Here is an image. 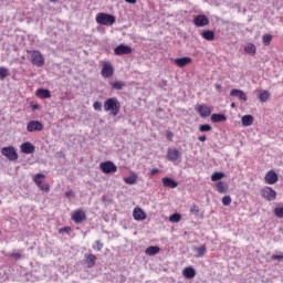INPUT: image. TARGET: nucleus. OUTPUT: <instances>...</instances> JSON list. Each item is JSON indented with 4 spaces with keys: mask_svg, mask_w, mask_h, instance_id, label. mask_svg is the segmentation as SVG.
Masks as SVG:
<instances>
[{
    "mask_svg": "<svg viewBox=\"0 0 283 283\" xmlns=\"http://www.w3.org/2000/svg\"><path fill=\"white\" fill-rule=\"evenodd\" d=\"M136 180H138V176L136 174H132L129 177L124 178V182L126 185H136Z\"/></svg>",
    "mask_w": 283,
    "mask_h": 283,
    "instance_id": "obj_29",
    "label": "nucleus"
},
{
    "mask_svg": "<svg viewBox=\"0 0 283 283\" xmlns=\"http://www.w3.org/2000/svg\"><path fill=\"white\" fill-rule=\"evenodd\" d=\"M43 130V124L39 120H31L27 125V132H42Z\"/></svg>",
    "mask_w": 283,
    "mask_h": 283,
    "instance_id": "obj_12",
    "label": "nucleus"
},
{
    "mask_svg": "<svg viewBox=\"0 0 283 283\" xmlns=\"http://www.w3.org/2000/svg\"><path fill=\"white\" fill-rule=\"evenodd\" d=\"M111 85L113 90H123V87H125V82L115 81V82H111Z\"/></svg>",
    "mask_w": 283,
    "mask_h": 283,
    "instance_id": "obj_33",
    "label": "nucleus"
},
{
    "mask_svg": "<svg viewBox=\"0 0 283 283\" xmlns=\"http://www.w3.org/2000/svg\"><path fill=\"white\" fill-rule=\"evenodd\" d=\"M102 76L103 78H111V76H114V65H112V62H103Z\"/></svg>",
    "mask_w": 283,
    "mask_h": 283,
    "instance_id": "obj_7",
    "label": "nucleus"
},
{
    "mask_svg": "<svg viewBox=\"0 0 283 283\" xmlns=\"http://www.w3.org/2000/svg\"><path fill=\"white\" fill-rule=\"evenodd\" d=\"M264 180L266 185H275V182L279 180L277 174L273 170H270L266 172Z\"/></svg>",
    "mask_w": 283,
    "mask_h": 283,
    "instance_id": "obj_15",
    "label": "nucleus"
},
{
    "mask_svg": "<svg viewBox=\"0 0 283 283\" xmlns=\"http://www.w3.org/2000/svg\"><path fill=\"white\" fill-rule=\"evenodd\" d=\"M230 96H235L237 98H239V101H243V103H247L248 101L247 93H244V91L242 90L233 88L230 92Z\"/></svg>",
    "mask_w": 283,
    "mask_h": 283,
    "instance_id": "obj_16",
    "label": "nucleus"
},
{
    "mask_svg": "<svg viewBox=\"0 0 283 283\" xmlns=\"http://www.w3.org/2000/svg\"><path fill=\"white\" fill-rule=\"evenodd\" d=\"M271 41H273V35H271V34H264L263 35V43H264V45H270Z\"/></svg>",
    "mask_w": 283,
    "mask_h": 283,
    "instance_id": "obj_37",
    "label": "nucleus"
},
{
    "mask_svg": "<svg viewBox=\"0 0 283 283\" xmlns=\"http://www.w3.org/2000/svg\"><path fill=\"white\" fill-rule=\"evenodd\" d=\"M1 153L3 156H6V158H8V160H18L19 159V155L17 154V150L12 146L3 147Z\"/></svg>",
    "mask_w": 283,
    "mask_h": 283,
    "instance_id": "obj_6",
    "label": "nucleus"
},
{
    "mask_svg": "<svg viewBox=\"0 0 283 283\" xmlns=\"http://www.w3.org/2000/svg\"><path fill=\"white\" fill-rule=\"evenodd\" d=\"M174 63L177 67H185L191 63V57H177L174 60Z\"/></svg>",
    "mask_w": 283,
    "mask_h": 283,
    "instance_id": "obj_21",
    "label": "nucleus"
},
{
    "mask_svg": "<svg viewBox=\"0 0 283 283\" xmlns=\"http://www.w3.org/2000/svg\"><path fill=\"white\" fill-rule=\"evenodd\" d=\"M180 220H182V216H180V213H174L169 217L170 222H179Z\"/></svg>",
    "mask_w": 283,
    "mask_h": 283,
    "instance_id": "obj_36",
    "label": "nucleus"
},
{
    "mask_svg": "<svg viewBox=\"0 0 283 283\" xmlns=\"http://www.w3.org/2000/svg\"><path fill=\"white\" fill-rule=\"evenodd\" d=\"M216 88L218 90V92H220V90H222V86L220 84H217Z\"/></svg>",
    "mask_w": 283,
    "mask_h": 283,
    "instance_id": "obj_52",
    "label": "nucleus"
},
{
    "mask_svg": "<svg viewBox=\"0 0 283 283\" xmlns=\"http://www.w3.org/2000/svg\"><path fill=\"white\" fill-rule=\"evenodd\" d=\"M104 111L109 114V116H116L120 114V101L118 97H108L104 102Z\"/></svg>",
    "mask_w": 283,
    "mask_h": 283,
    "instance_id": "obj_1",
    "label": "nucleus"
},
{
    "mask_svg": "<svg viewBox=\"0 0 283 283\" xmlns=\"http://www.w3.org/2000/svg\"><path fill=\"white\" fill-rule=\"evenodd\" d=\"M114 54L116 56H123L125 54H132V49L129 45L119 44L114 49Z\"/></svg>",
    "mask_w": 283,
    "mask_h": 283,
    "instance_id": "obj_11",
    "label": "nucleus"
},
{
    "mask_svg": "<svg viewBox=\"0 0 283 283\" xmlns=\"http://www.w3.org/2000/svg\"><path fill=\"white\" fill-rule=\"evenodd\" d=\"M222 178H224V174L223 172H213L211 175L212 182H218V180H222Z\"/></svg>",
    "mask_w": 283,
    "mask_h": 283,
    "instance_id": "obj_34",
    "label": "nucleus"
},
{
    "mask_svg": "<svg viewBox=\"0 0 283 283\" xmlns=\"http://www.w3.org/2000/svg\"><path fill=\"white\" fill-rule=\"evenodd\" d=\"M133 217H134V220H137V221L147 219V214H145V211H143V209H140V208L134 209Z\"/></svg>",
    "mask_w": 283,
    "mask_h": 283,
    "instance_id": "obj_19",
    "label": "nucleus"
},
{
    "mask_svg": "<svg viewBox=\"0 0 283 283\" xmlns=\"http://www.w3.org/2000/svg\"><path fill=\"white\" fill-rule=\"evenodd\" d=\"M216 188H217V191L219 193H227L228 187H227V184L224 181H218L216 184Z\"/></svg>",
    "mask_w": 283,
    "mask_h": 283,
    "instance_id": "obj_28",
    "label": "nucleus"
},
{
    "mask_svg": "<svg viewBox=\"0 0 283 283\" xmlns=\"http://www.w3.org/2000/svg\"><path fill=\"white\" fill-rule=\"evenodd\" d=\"M193 251L196 253V258H202L205 253H207V247L201 245V247L195 248Z\"/></svg>",
    "mask_w": 283,
    "mask_h": 283,
    "instance_id": "obj_30",
    "label": "nucleus"
},
{
    "mask_svg": "<svg viewBox=\"0 0 283 283\" xmlns=\"http://www.w3.org/2000/svg\"><path fill=\"white\" fill-rule=\"evenodd\" d=\"M193 23L197 28H205V25H209V18L205 14H199L193 19Z\"/></svg>",
    "mask_w": 283,
    "mask_h": 283,
    "instance_id": "obj_13",
    "label": "nucleus"
},
{
    "mask_svg": "<svg viewBox=\"0 0 283 283\" xmlns=\"http://www.w3.org/2000/svg\"><path fill=\"white\" fill-rule=\"evenodd\" d=\"M273 213L276 218H283V206L274 208Z\"/></svg>",
    "mask_w": 283,
    "mask_h": 283,
    "instance_id": "obj_35",
    "label": "nucleus"
},
{
    "mask_svg": "<svg viewBox=\"0 0 283 283\" xmlns=\"http://www.w3.org/2000/svg\"><path fill=\"white\" fill-rule=\"evenodd\" d=\"M87 218L85 214V211L77 209L72 212V220L75 222V224H81Z\"/></svg>",
    "mask_w": 283,
    "mask_h": 283,
    "instance_id": "obj_10",
    "label": "nucleus"
},
{
    "mask_svg": "<svg viewBox=\"0 0 283 283\" xmlns=\"http://www.w3.org/2000/svg\"><path fill=\"white\" fill-rule=\"evenodd\" d=\"M10 258H13L14 260H21V253L20 252H12L10 254Z\"/></svg>",
    "mask_w": 283,
    "mask_h": 283,
    "instance_id": "obj_44",
    "label": "nucleus"
},
{
    "mask_svg": "<svg viewBox=\"0 0 283 283\" xmlns=\"http://www.w3.org/2000/svg\"><path fill=\"white\" fill-rule=\"evenodd\" d=\"M93 249L95 251H103V242H101V240L95 241L93 244Z\"/></svg>",
    "mask_w": 283,
    "mask_h": 283,
    "instance_id": "obj_38",
    "label": "nucleus"
},
{
    "mask_svg": "<svg viewBox=\"0 0 283 283\" xmlns=\"http://www.w3.org/2000/svg\"><path fill=\"white\" fill-rule=\"evenodd\" d=\"M8 76H10V71L3 66L0 67V80L4 81L6 78H8Z\"/></svg>",
    "mask_w": 283,
    "mask_h": 283,
    "instance_id": "obj_32",
    "label": "nucleus"
},
{
    "mask_svg": "<svg viewBox=\"0 0 283 283\" xmlns=\"http://www.w3.org/2000/svg\"><path fill=\"white\" fill-rule=\"evenodd\" d=\"M72 231V228L70 227H64L60 230V233H70Z\"/></svg>",
    "mask_w": 283,
    "mask_h": 283,
    "instance_id": "obj_45",
    "label": "nucleus"
},
{
    "mask_svg": "<svg viewBox=\"0 0 283 283\" xmlns=\"http://www.w3.org/2000/svg\"><path fill=\"white\" fill-rule=\"evenodd\" d=\"M98 25H114L116 23V17L109 13H98L95 18Z\"/></svg>",
    "mask_w": 283,
    "mask_h": 283,
    "instance_id": "obj_2",
    "label": "nucleus"
},
{
    "mask_svg": "<svg viewBox=\"0 0 283 283\" xmlns=\"http://www.w3.org/2000/svg\"><path fill=\"white\" fill-rule=\"evenodd\" d=\"M93 108L95 109V112H101V109H103V104L101 102H95L93 104Z\"/></svg>",
    "mask_w": 283,
    "mask_h": 283,
    "instance_id": "obj_43",
    "label": "nucleus"
},
{
    "mask_svg": "<svg viewBox=\"0 0 283 283\" xmlns=\"http://www.w3.org/2000/svg\"><path fill=\"white\" fill-rule=\"evenodd\" d=\"M222 205H223L224 207H229V205H231V196H224V197L222 198Z\"/></svg>",
    "mask_w": 283,
    "mask_h": 283,
    "instance_id": "obj_41",
    "label": "nucleus"
},
{
    "mask_svg": "<svg viewBox=\"0 0 283 283\" xmlns=\"http://www.w3.org/2000/svg\"><path fill=\"white\" fill-rule=\"evenodd\" d=\"M269 98H271V93H269V91H264V90L259 91L260 103H266Z\"/></svg>",
    "mask_w": 283,
    "mask_h": 283,
    "instance_id": "obj_24",
    "label": "nucleus"
},
{
    "mask_svg": "<svg viewBox=\"0 0 283 283\" xmlns=\"http://www.w3.org/2000/svg\"><path fill=\"white\" fill-rule=\"evenodd\" d=\"M29 59L32 65H35V67H43V65H45V57H43V54H41L40 51H30Z\"/></svg>",
    "mask_w": 283,
    "mask_h": 283,
    "instance_id": "obj_3",
    "label": "nucleus"
},
{
    "mask_svg": "<svg viewBox=\"0 0 283 283\" xmlns=\"http://www.w3.org/2000/svg\"><path fill=\"white\" fill-rule=\"evenodd\" d=\"M180 156V150L176 148H169L167 153V160H170V163H176V160H178Z\"/></svg>",
    "mask_w": 283,
    "mask_h": 283,
    "instance_id": "obj_14",
    "label": "nucleus"
},
{
    "mask_svg": "<svg viewBox=\"0 0 283 283\" xmlns=\"http://www.w3.org/2000/svg\"><path fill=\"white\" fill-rule=\"evenodd\" d=\"M211 120L212 123H224V120H227V116L224 114H212Z\"/></svg>",
    "mask_w": 283,
    "mask_h": 283,
    "instance_id": "obj_26",
    "label": "nucleus"
},
{
    "mask_svg": "<svg viewBox=\"0 0 283 283\" xmlns=\"http://www.w3.org/2000/svg\"><path fill=\"white\" fill-rule=\"evenodd\" d=\"M231 107H235V103H232V104H231Z\"/></svg>",
    "mask_w": 283,
    "mask_h": 283,
    "instance_id": "obj_54",
    "label": "nucleus"
},
{
    "mask_svg": "<svg viewBox=\"0 0 283 283\" xmlns=\"http://www.w3.org/2000/svg\"><path fill=\"white\" fill-rule=\"evenodd\" d=\"M253 120H254L253 115H244L241 118V125L243 127H251V125H253Z\"/></svg>",
    "mask_w": 283,
    "mask_h": 283,
    "instance_id": "obj_23",
    "label": "nucleus"
},
{
    "mask_svg": "<svg viewBox=\"0 0 283 283\" xmlns=\"http://www.w3.org/2000/svg\"><path fill=\"white\" fill-rule=\"evenodd\" d=\"M85 259H86V264H87L88 269H92V266H94V264H96V255L85 254Z\"/></svg>",
    "mask_w": 283,
    "mask_h": 283,
    "instance_id": "obj_27",
    "label": "nucleus"
},
{
    "mask_svg": "<svg viewBox=\"0 0 283 283\" xmlns=\"http://www.w3.org/2000/svg\"><path fill=\"white\" fill-rule=\"evenodd\" d=\"M99 169L103 174H116L118 171V167L109 160L101 163Z\"/></svg>",
    "mask_w": 283,
    "mask_h": 283,
    "instance_id": "obj_4",
    "label": "nucleus"
},
{
    "mask_svg": "<svg viewBox=\"0 0 283 283\" xmlns=\"http://www.w3.org/2000/svg\"><path fill=\"white\" fill-rule=\"evenodd\" d=\"M158 171H160V170H158L157 168H153L151 169V176H156V174H158Z\"/></svg>",
    "mask_w": 283,
    "mask_h": 283,
    "instance_id": "obj_50",
    "label": "nucleus"
},
{
    "mask_svg": "<svg viewBox=\"0 0 283 283\" xmlns=\"http://www.w3.org/2000/svg\"><path fill=\"white\" fill-rule=\"evenodd\" d=\"M35 96L38 98H52V93H50V90L48 88H39L36 92H35Z\"/></svg>",
    "mask_w": 283,
    "mask_h": 283,
    "instance_id": "obj_18",
    "label": "nucleus"
},
{
    "mask_svg": "<svg viewBox=\"0 0 283 283\" xmlns=\"http://www.w3.org/2000/svg\"><path fill=\"white\" fill-rule=\"evenodd\" d=\"M262 196L268 200V202H273L277 198V192L273 188L266 186L262 189Z\"/></svg>",
    "mask_w": 283,
    "mask_h": 283,
    "instance_id": "obj_8",
    "label": "nucleus"
},
{
    "mask_svg": "<svg viewBox=\"0 0 283 283\" xmlns=\"http://www.w3.org/2000/svg\"><path fill=\"white\" fill-rule=\"evenodd\" d=\"M272 260H283V254H273Z\"/></svg>",
    "mask_w": 283,
    "mask_h": 283,
    "instance_id": "obj_46",
    "label": "nucleus"
},
{
    "mask_svg": "<svg viewBox=\"0 0 283 283\" xmlns=\"http://www.w3.org/2000/svg\"><path fill=\"white\" fill-rule=\"evenodd\" d=\"M158 253H160V248L158 247H149L146 249V255H158Z\"/></svg>",
    "mask_w": 283,
    "mask_h": 283,
    "instance_id": "obj_31",
    "label": "nucleus"
},
{
    "mask_svg": "<svg viewBox=\"0 0 283 283\" xmlns=\"http://www.w3.org/2000/svg\"><path fill=\"white\" fill-rule=\"evenodd\" d=\"M244 50L248 54H255V44H249Z\"/></svg>",
    "mask_w": 283,
    "mask_h": 283,
    "instance_id": "obj_39",
    "label": "nucleus"
},
{
    "mask_svg": "<svg viewBox=\"0 0 283 283\" xmlns=\"http://www.w3.org/2000/svg\"><path fill=\"white\" fill-rule=\"evenodd\" d=\"M20 149L22 151V154H34V145H32V143L30 142H25L20 146Z\"/></svg>",
    "mask_w": 283,
    "mask_h": 283,
    "instance_id": "obj_17",
    "label": "nucleus"
},
{
    "mask_svg": "<svg viewBox=\"0 0 283 283\" xmlns=\"http://www.w3.org/2000/svg\"><path fill=\"white\" fill-rule=\"evenodd\" d=\"M195 109L199 113L201 118H209V116H211V107L207 104H197Z\"/></svg>",
    "mask_w": 283,
    "mask_h": 283,
    "instance_id": "obj_5",
    "label": "nucleus"
},
{
    "mask_svg": "<svg viewBox=\"0 0 283 283\" xmlns=\"http://www.w3.org/2000/svg\"><path fill=\"white\" fill-rule=\"evenodd\" d=\"M50 1H56V0H50Z\"/></svg>",
    "mask_w": 283,
    "mask_h": 283,
    "instance_id": "obj_55",
    "label": "nucleus"
},
{
    "mask_svg": "<svg viewBox=\"0 0 283 283\" xmlns=\"http://www.w3.org/2000/svg\"><path fill=\"white\" fill-rule=\"evenodd\" d=\"M211 125H209V124H202V125H200L199 126V132H202V133H205V132H211Z\"/></svg>",
    "mask_w": 283,
    "mask_h": 283,
    "instance_id": "obj_40",
    "label": "nucleus"
},
{
    "mask_svg": "<svg viewBox=\"0 0 283 283\" xmlns=\"http://www.w3.org/2000/svg\"><path fill=\"white\" fill-rule=\"evenodd\" d=\"M125 1H126V3H130V4H133V6H134V4L136 3V1H137V0H125Z\"/></svg>",
    "mask_w": 283,
    "mask_h": 283,
    "instance_id": "obj_51",
    "label": "nucleus"
},
{
    "mask_svg": "<svg viewBox=\"0 0 283 283\" xmlns=\"http://www.w3.org/2000/svg\"><path fill=\"white\" fill-rule=\"evenodd\" d=\"M166 137L168 138V140H171V138H174V133H171V130H168L166 133Z\"/></svg>",
    "mask_w": 283,
    "mask_h": 283,
    "instance_id": "obj_48",
    "label": "nucleus"
},
{
    "mask_svg": "<svg viewBox=\"0 0 283 283\" xmlns=\"http://www.w3.org/2000/svg\"><path fill=\"white\" fill-rule=\"evenodd\" d=\"M161 180L164 187H168L169 189H176L178 187V182L169 177H164Z\"/></svg>",
    "mask_w": 283,
    "mask_h": 283,
    "instance_id": "obj_22",
    "label": "nucleus"
},
{
    "mask_svg": "<svg viewBox=\"0 0 283 283\" xmlns=\"http://www.w3.org/2000/svg\"><path fill=\"white\" fill-rule=\"evenodd\" d=\"M35 185L40 187L42 191H50V185H43V181L45 180V175L43 174H36L33 178Z\"/></svg>",
    "mask_w": 283,
    "mask_h": 283,
    "instance_id": "obj_9",
    "label": "nucleus"
},
{
    "mask_svg": "<svg viewBox=\"0 0 283 283\" xmlns=\"http://www.w3.org/2000/svg\"><path fill=\"white\" fill-rule=\"evenodd\" d=\"M33 109H39V106L34 105V106H33Z\"/></svg>",
    "mask_w": 283,
    "mask_h": 283,
    "instance_id": "obj_53",
    "label": "nucleus"
},
{
    "mask_svg": "<svg viewBox=\"0 0 283 283\" xmlns=\"http://www.w3.org/2000/svg\"><path fill=\"white\" fill-rule=\"evenodd\" d=\"M66 198H74V191L69 190L65 192Z\"/></svg>",
    "mask_w": 283,
    "mask_h": 283,
    "instance_id": "obj_47",
    "label": "nucleus"
},
{
    "mask_svg": "<svg viewBox=\"0 0 283 283\" xmlns=\"http://www.w3.org/2000/svg\"><path fill=\"white\" fill-rule=\"evenodd\" d=\"M199 212H200V209L198 208V206L192 205L190 207V213H192L193 216H198Z\"/></svg>",
    "mask_w": 283,
    "mask_h": 283,
    "instance_id": "obj_42",
    "label": "nucleus"
},
{
    "mask_svg": "<svg viewBox=\"0 0 283 283\" xmlns=\"http://www.w3.org/2000/svg\"><path fill=\"white\" fill-rule=\"evenodd\" d=\"M201 36L206 41H213L216 39V33H213V31L211 30H205L203 32H201Z\"/></svg>",
    "mask_w": 283,
    "mask_h": 283,
    "instance_id": "obj_25",
    "label": "nucleus"
},
{
    "mask_svg": "<svg viewBox=\"0 0 283 283\" xmlns=\"http://www.w3.org/2000/svg\"><path fill=\"white\" fill-rule=\"evenodd\" d=\"M198 140H200V143H206L207 142V136H205V135L199 136Z\"/></svg>",
    "mask_w": 283,
    "mask_h": 283,
    "instance_id": "obj_49",
    "label": "nucleus"
},
{
    "mask_svg": "<svg viewBox=\"0 0 283 283\" xmlns=\"http://www.w3.org/2000/svg\"><path fill=\"white\" fill-rule=\"evenodd\" d=\"M182 275L186 277V280H193L196 277V269L191 266L185 268Z\"/></svg>",
    "mask_w": 283,
    "mask_h": 283,
    "instance_id": "obj_20",
    "label": "nucleus"
}]
</instances>
